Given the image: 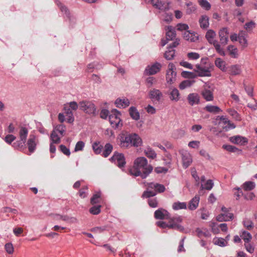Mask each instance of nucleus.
<instances>
[{
  "instance_id": "nucleus-1",
  "label": "nucleus",
  "mask_w": 257,
  "mask_h": 257,
  "mask_svg": "<svg viewBox=\"0 0 257 257\" xmlns=\"http://www.w3.org/2000/svg\"><path fill=\"white\" fill-rule=\"evenodd\" d=\"M152 170L153 167L148 164L147 159L144 157H140L135 160L133 167L130 169V173L132 175L136 177L141 176L143 179H145Z\"/></svg>"
},
{
  "instance_id": "nucleus-2",
  "label": "nucleus",
  "mask_w": 257,
  "mask_h": 257,
  "mask_svg": "<svg viewBox=\"0 0 257 257\" xmlns=\"http://www.w3.org/2000/svg\"><path fill=\"white\" fill-rule=\"evenodd\" d=\"M119 147L123 149L138 147L142 145V140L136 133H121L117 138Z\"/></svg>"
},
{
  "instance_id": "nucleus-3",
  "label": "nucleus",
  "mask_w": 257,
  "mask_h": 257,
  "mask_svg": "<svg viewBox=\"0 0 257 257\" xmlns=\"http://www.w3.org/2000/svg\"><path fill=\"white\" fill-rule=\"evenodd\" d=\"M213 66L208 61V58H203L201 59L200 63L195 65L194 72L199 77H210L211 70Z\"/></svg>"
},
{
  "instance_id": "nucleus-4",
  "label": "nucleus",
  "mask_w": 257,
  "mask_h": 257,
  "mask_svg": "<svg viewBox=\"0 0 257 257\" xmlns=\"http://www.w3.org/2000/svg\"><path fill=\"white\" fill-rule=\"evenodd\" d=\"M165 190V187L163 185L158 183H147V189L143 195V198H150L155 196L157 193H162Z\"/></svg>"
},
{
  "instance_id": "nucleus-5",
  "label": "nucleus",
  "mask_w": 257,
  "mask_h": 257,
  "mask_svg": "<svg viewBox=\"0 0 257 257\" xmlns=\"http://www.w3.org/2000/svg\"><path fill=\"white\" fill-rule=\"evenodd\" d=\"M121 116V113L116 109L111 110L109 115V120L112 127L117 128L122 125Z\"/></svg>"
},
{
  "instance_id": "nucleus-6",
  "label": "nucleus",
  "mask_w": 257,
  "mask_h": 257,
  "mask_svg": "<svg viewBox=\"0 0 257 257\" xmlns=\"http://www.w3.org/2000/svg\"><path fill=\"white\" fill-rule=\"evenodd\" d=\"M28 135V130L25 127H21L19 131L20 140L16 141L13 144V146L15 149H22L24 146L27 136Z\"/></svg>"
},
{
  "instance_id": "nucleus-7",
  "label": "nucleus",
  "mask_w": 257,
  "mask_h": 257,
  "mask_svg": "<svg viewBox=\"0 0 257 257\" xmlns=\"http://www.w3.org/2000/svg\"><path fill=\"white\" fill-rule=\"evenodd\" d=\"M183 220L182 217L181 216H176L170 218L169 222V228L179 230L182 232L186 233L184 227L180 224Z\"/></svg>"
},
{
  "instance_id": "nucleus-8",
  "label": "nucleus",
  "mask_w": 257,
  "mask_h": 257,
  "mask_svg": "<svg viewBox=\"0 0 257 257\" xmlns=\"http://www.w3.org/2000/svg\"><path fill=\"white\" fill-rule=\"evenodd\" d=\"M79 106L81 110L88 114H93L96 111L94 103L90 101H82L79 103Z\"/></svg>"
},
{
  "instance_id": "nucleus-9",
  "label": "nucleus",
  "mask_w": 257,
  "mask_h": 257,
  "mask_svg": "<svg viewBox=\"0 0 257 257\" xmlns=\"http://www.w3.org/2000/svg\"><path fill=\"white\" fill-rule=\"evenodd\" d=\"M175 65L170 63L168 65V68L166 72V81L169 84H172L176 81V72Z\"/></svg>"
},
{
  "instance_id": "nucleus-10",
  "label": "nucleus",
  "mask_w": 257,
  "mask_h": 257,
  "mask_svg": "<svg viewBox=\"0 0 257 257\" xmlns=\"http://www.w3.org/2000/svg\"><path fill=\"white\" fill-rule=\"evenodd\" d=\"M149 98L153 102H160L163 99V93L158 89L153 88L149 90L148 93Z\"/></svg>"
},
{
  "instance_id": "nucleus-11",
  "label": "nucleus",
  "mask_w": 257,
  "mask_h": 257,
  "mask_svg": "<svg viewBox=\"0 0 257 257\" xmlns=\"http://www.w3.org/2000/svg\"><path fill=\"white\" fill-rule=\"evenodd\" d=\"M110 160L119 168L123 167L125 164V158L122 153L115 152Z\"/></svg>"
},
{
  "instance_id": "nucleus-12",
  "label": "nucleus",
  "mask_w": 257,
  "mask_h": 257,
  "mask_svg": "<svg viewBox=\"0 0 257 257\" xmlns=\"http://www.w3.org/2000/svg\"><path fill=\"white\" fill-rule=\"evenodd\" d=\"M161 67L162 65L160 63L156 62L152 65H148L145 69L144 74L147 75H154L159 72Z\"/></svg>"
},
{
  "instance_id": "nucleus-13",
  "label": "nucleus",
  "mask_w": 257,
  "mask_h": 257,
  "mask_svg": "<svg viewBox=\"0 0 257 257\" xmlns=\"http://www.w3.org/2000/svg\"><path fill=\"white\" fill-rule=\"evenodd\" d=\"M39 143V140L35 135L31 134L27 141V146L30 152L33 153L36 149V146Z\"/></svg>"
},
{
  "instance_id": "nucleus-14",
  "label": "nucleus",
  "mask_w": 257,
  "mask_h": 257,
  "mask_svg": "<svg viewBox=\"0 0 257 257\" xmlns=\"http://www.w3.org/2000/svg\"><path fill=\"white\" fill-rule=\"evenodd\" d=\"M202 95L206 101H209L213 100V88L210 85L205 83L204 86V89L202 92Z\"/></svg>"
},
{
  "instance_id": "nucleus-15",
  "label": "nucleus",
  "mask_w": 257,
  "mask_h": 257,
  "mask_svg": "<svg viewBox=\"0 0 257 257\" xmlns=\"http://www.w3.org/2000/svg\"><path fill=\"white\" fill-rule=\"evenodd\" d=\"M151 3L154 7L161 11H166L169 9V3L160 0H151Z\"/></svg>"
},
{
  "instance_id": "nucleus-16",
  "label": "nucleus",
  "mask_w": 257,
  "mask_h": 257,
  "mask_svg": "<svg viewBox=\"0 0 257 257\" xmlns=\"http://www.w3.org/2000/svg\"><path fill=\"white\" fill-rule=\"evenodd\" d=\"M183 162V166L185 168H188L192 162L191 154L187 151H182L181 152Z\"/></svg>"
},
{
  "instance_id": "nucleus-17",
  "label": "nucleus",
  "mask_w": 257,
  "mask_h": 257,
  "mask_svg": "<svg viewBox=\"0 0 257 257\" xmlns=\"http://www.w3.org/2000/svg\"><path fill=\"white\" fill-rule=\"evenodd\" d=\"M114 104L117 108H124L130 105V101L125 97H118L115 100Z\"/></svg>"
},
{
  "instance_id": "nucleus-18",
  "label": "nucleus",
  "mask_w": 257,
  "mask_h": 257,
  "mask_svg": "<svg viewBox=\"0 0 257 257\" xmlns=\"http://www.w3.org/2000/svg\"><path fill=\"white\" fill-rule=\"evenodd\" d=\"M229 140L232 143L240 146L245 145L248 143V139L246 138L239 135L231 137Z\"/></svg>"
},
{
  "instance_id": "nucleus-19",
  "label": "nucleus",
  "mask_w": 257,
  "mask_h": 257,
  "mask_svg": "<svg viewBox=\"0 0 257 257\" xmlns=\"http://www.w3.org/2000/svg\"><path fill=\"white\" fill-rule=\"evenodd\" d=\"M228 31L226 28H223L219 32L220 42L221 44L225 45L227 44L228 39Z\"/></svg>"
},
{
  "instance_id": "nucleus-20",
  "label": "nucleus",
  "mask_w": 257,
  "mask_h": 257,
  "mask_svg": "<svg viewBox=\"0 0 257 257\" xmlns=\"http://www.w3.org/2000/svg\"><path fill=\"white\" fill-rule=\"evenodd\" d=\"M154 216L157 219H168L169 217V213L167 210L159 208L155 212Z\"/></svg>"
},
{
  "instance_id": "nucleus-21",
  "label": "nucleus",
  "mask_w": 257,
  "mask_h": 257,
  "mask_svg": "<svg viewBox=\"0 0 257 257\" xmlns=\"http://www.w3.org/2000/svg\"><path fill=\"white\" fill-rule=\"evenodd\" d=\"M188 103L191 106L198 104L200 102V97L196 93H190L187 96Z\"/></svg>"
},
{
  "instance_id": "nucleus-22",
  "label": "nucleus",
  "mask_w": 257,
  "mask_h": 257,
  "mask_svg": "<svg viewBox=\"0 0 257 257\" xmlns=\"http://www.w3.org/2000/svg\"><path fill=\"white\" fill-rule=\"evenodd\" d=\"M241 66L239 65H233L228 68V73L233 76L238 75L241 73Z\"/></svg>"
},
{
  "instance_id": "nucleus-23",
  "label": "nucleus",
  "mask_w": 257,
  "mask_h": 257,
  "mask_svg": "<svg viewBox=\"0 0 257 257\" xmlns=\"http://www.w3.org/2000/svg\"><path fill=\"white\" fill-rule=\"evenodd\" d=\"M233 218V214L230 212H225L218 215L216 219L219 221H228Z\"/></svg>"
},
{
  "instance_id": "nucleus-24",
  "label": "nucleus",
  "mask_w": 257,
  "mask_h": 257,
  "mask_svg": "<svg viewBox=\"0 0 257 257\" xmlns=\"http://www.w3.org/2000/svg\"><path fill=\"white\" fill-rule=\"evenodd\" d=\"M200 201V197L195 196L189 202L188 208L190 210H195L198 206Z\"/></svg>"
},
{
  "instance_id": "nucleus-25",
  "label": "nucleus",
  "mask_w": 257,
  "mask_h": 257,
  "mask_svg": "<svg viewBox=\"0 0 257 257\" xmlns=\"http://www.w3.org/2000/svg\"><path fill=\"white\" fill-rule=\"evenodd\" d=\"M183 37L185 40L193 42L196 41L198 38L196 34L194 32H191L188 30L184 33Z\"/></svg>"
},
{
  "instance_id": "nucleus-26",
  "label": "nucleus",
  "mask_w": 257,
  "mask_h": 257,
  "mask_svg": "<svg viewBox=\"0 0 257 257\" xmlns=\"http://www.w3.org/2000/svg\"><path fill=\"white\" fill-rule=\"evenodd\" d=\"M166 30V39L167 40H173L176 37V30L172 26H168Z\"/></svg>"
},
{
  "instance_id": "nucleus-27",
  "label": "nucleus",
  "mask_w": 257,
  "mask_h": 257,
  "mask_svg": "<svg viewBox=\"0 0 257 257\" xmlns=\"http://www.w3.org/2000/svg\"><path fill=\"white\" fill-rule=\"evenodd\" d=\"M196 232L197 233V235L200 238H201L203 236L205 237H209L211 236L210 231L206 228H197L196 229Z\"/></svg>"
},
{
  "instance_id": "nucleus-28",
  "label": "nucleus",
  "mask_w": 257,
  "mask_h": 257,
  "mask_svg": "<svg viewBox=\"0 0 257 257\" xmlns=\"http://www.w3.org/2000/svg\"><path fill=\"white\" fill-rule=\"evenodd\" d=\"M180 98V94L179 90L176 88H173L170 92V99L172 101L177 102Z\"/></svg>"
},
{
  "instance_id": "nucleus-29",
  "label": "nucleus",
  "mask_w": 257,
  "mask_h": 257,
  "mask_svg": "<svg viewBox=\"0 0 257 257\" xmlns=\"http://www.w3.org/2000/svg\"><path fill=\"white\" fill-rule=\"evenodd\" d=\"M216 36L215 32L212 30H209L206 34L205 37L207 40L208 42L211 44H214L217 41L214 39Z\"/></svg>"
},
{
  "instance_id": "nucleus-30",
  "label": "nucleus",
  "mask_w": 257,
  "mask_h": 257,
  "mask_svg": "<svg viewBox=\"0 0 257 257\" xmlns=\"http://www.w3.org/2000/svg\"><path fill=\"white\" fill-rule=\"evenodd\" d=\"M199 23L202 29H207L209 25L208 17L206 15L202 16L199 19Z\"/></svg>"
},
{
  "instance_id": "nucleus-31",
  "label": "nucleus",
  "mask_w": 257,
  "mask_h": 257,
  "mask_svg": "<svg viewBox=\"0 0 257 257\" xmlns=\"http://www.w3.org/2000/svg\"><path fill=\"white\" fill-rule=\"evenodd\" d=\"M129 113L131 117L134 120H138L140 118V112L135 106H131L129 108Z\"/></svg>"
},
{
  "instance_id": "nucleus-32",
  "label": "nucleus",
  "mask_w": 257,
  "mask_h": 257,
  "mask_svg": "<svg viewBox=\"0 0 257 257\" xmlns=\"http://www.w3.org/2000/svg\"><path fill=\"white\" fill-rule=\"evenodd\" d=\"M239 234L240 237L243 240L245 243L249 242L252 238V236L250 233L245 230H241Z\"/></svg>"
},
{
  "instance_id": "nucleus-33",
  "label": "nucleus",
  "mask_w": 257,
  "mask_h": 257,
  "mask_svg": "<svg viewBox=\"0 0 257 257\" xmlns=\"http://www.w3.org/2000/svg\"><path fill=\"white\" fill-rule=\"evenodd\" d=\"M144 153L149 158L154 159L157 157V154L155 153V151L149 146L145 148Z\"/></svg>"
},
{
  "instance_id": "nucleus-34",
  "label": "nucleus",
  "mask_w": 257,
  "mask_h": 257,
  "mask_svg": "<svg viewBox=\"0 0 257 257\" xmlns=\"http://www.w3.org/2000/svg\"><path fill=\"white\" fill-rule=\"evenodd\" d=\"M172 208L174 210L187 209V204L184 202H175L172 205Z\"/></svg>"
},
{
  "instance_id": "nucleus-35",
  "label": "nucleus",
  "mask_w": 257,
  "mask_h": 257,
  "mask_svg": "<svg viewBox=\"0 0 257 257\" xmlns=\"http://www.w3.org/2000/svg\"><path fill=\"white\" fill-rule=\"evenodd\" d=\"M226 111L232 116V118L236 121L241 120L240 115L235 110L232 108H228Z\"/></svg>"
},
{
  "instance_id": "nucleus-36",
  "label": "nucleus",
  "mask_w": 257,
  "mask_h": 257,
  "mask_svg": "<svg viewBox=\"0 0 257 257\" xmlns=\"http://www.w3.org/2000/svg\"><path fill=\"white\" fill-rule=\"evenodd\" d=\"M195 83L194 80L187 79L183 81L179 85V88L181 90H183L187 87L191 86Z\"/></svg>"
},
{
  "instance_id": "nucleus-37",
  "label": "nucleus",
  "mask_w": 257,
  "mask_h": 257,
  "mask_svg": "<svg viewBox=\"0 0 257 257\" xmlns=\"http://www.w3.org/2000/svg\"><path fill=\"white\" fill-rule=\"evenodd\" d=\"M227 50L232 58H236L238 57V50L234 46L229 45L227 47Z\"/></svg>"
},
{
  "instance_id": "nucleus-38",
  "label": "nucleus",
  "mask_w": 257,
  "mask_h": 257,
  "mask_svg": "<svg viewBox=\"0 0 257 257\" xmlns=\"http://www.w3.org/2000/svg\"><path fill=\"white\" fill-rule=\"evenodd\" d=\"M205 109L208 112L214 113H217L222 111L218 106L212 105H206Z\"/></svg>"
},
{
  "instance_id": "nucleus-39",
  "label": "nucleus",
  "mask_w": 257,
  "mask_h": 257,
  "mask_svg": "<svg viewBox=\"0 0 257 257\" xmlns=\"http://www.w3.org/2000/svg\"><path fill=\"white\" fill-rule=\"evenodd\" d=\"M112 149V145L109 143H107L104 146V149L102 153V156L105 158L107 157L111 153Z\"/></svg>"
},
{
  "instance_id": "nucleus-40",
  "label": "nucleus",
  "mask_w": 257,
  "mask_h": 257,
  "mask_svg": "<svg viewBox=\"0 0 257 257\" xmlns=\"http://www.w3.org/2000/svg\"><path fill=\"white\" fill-rule=\"evenodd\" d=\"M65 131L66 127L65 125L63 124H59L54 128L53 132H55L58 134L61 137H63Z\"/></svg>"
},
{
  "instance_id": "nucleus-41",
  "label": "nucleus",
  "mask_w": 257,
  "mask_h": 257,
  "mask_svg": "<svg viewBox=\"0 0 257 257\" xmlns=\"http://www.w3.org/2000/svg\"><path fill=\"white\" fill-rule=\"evenodd\" d=\"M215 64L216 67L219 68L222 71H226L225 62L221 58H216L215 61Z\"/></svg>"
},
{
  "instance_id": "nucleus-42",
  "label": "nucleus",
  "mask_w": 257,
  "mask_h": 257,
  "mask_svg": "<svg viewBox=\"0 0 257 257\" xmlns=\"http://www.w3.org/2000/svg\"><path fill=\"white\" fill-rule=\"evenodd\" d=\"M61 136L55 132H52L50 135V141L52 143L59 144L60 142Z\"/></svg>"
},
{
  "instance_id": "nucleus-43",
  "label": "nucleus",
  "mask_w": 257,
  "mask_h": 257,
  "mask_svg": "<svg viewBox=\"0 0 257 257\" xmlns=\"http://www.w3.org/2000/svg\"><path fill=\"white\" fill-rule=\"evenodd\" d=\"M255 183L252 181H246L242 185V188L245 191H251L255 188Z\"/></svg>"
},
{
  "instance_id": "nucleus-44",
  "label": "nucleus",
  "mask_w": 257,
  "mask_h": 257,
  "mask_svg": "<svg viewBox=\"0 0 257 257\" xmlns=\"http://www.w3.org/2000/svg\"><path fill=\"white\" fill-rule=\"evenodd\" d=\"M57 5L60 8L61 11L63 13H64L66 16L70 19V13L67 7L64 6L60 2L57 1L56 2Z\"/></svg>"
},
{
  "instance_id": "nucleus-45",
  "label": "nucleus",
  "mask_w": 257,
  "mask_h": 257,
  "mask_svg": "<svg viewBox=\"0 0 257 257\" xmlns=\"http://www.w3.org/2000/svg\"><path fill=\"white\" fill-rule=\"evenodd\" d=\"M213 243L215 245H217L221 247H224L226 245V241L225 239H224V238L222 237H216L213 240Z\"/></svg>"
},
{
  "instance_id": "nucleus-46",
  "label": "nucleus",
  "mask_w": 257,
  "mask_h": 257,
  "mask_svg": "<svg viewBox=\"0 0 257 257\" xmlns=\"http://www.w3.org/2000/svg\"><path fill=\"white\" fill-rule=\"evenodd\" d=\"M103 147L100 145L99 142H95L92 144V149L96 154H100L102 150Z\"/></svg>"
},
{
  "instance_id": "nucleus-47",
  "label": "nucleus",
  "mask_w": 257,
  "mask_h": 257,
  "mask_svg": "<svg viewBox=\"0 0 257 257\" xmlns=\"http://www.w3.org/2000/svg\"><path fill=\"white\" fill-rule=\"evenodd\" d=\"M175 53V52L174 49L168 48V50L164 54V57L168 60H171L174 58Z\"/></svg>"
},
{
  "instance_id": "nucleus-48",
  "label": "nucleus",
  "mask_w": 257,
  "mask_h": 257,
  "mask_svg": "<svg viewBox=\"0 0 257 257\" xmlns=\"http://www.w3.org/2000/svg\"><path fill=\"white\" fill-rule=\"evenodd\" d=\"M101 193L100 192H97L95 193L91 198L90 202L93 205L94 204L98 203L100 201Z\"/></svg>"
},
{
  "instance_id": "nucleus-49",
  "label": "nucleus",
  "mask_w": 257,
  "mask_h": 257,
  "mask_svg": "<svg viewBox=\"0 0 257 257\" xmlns=\"http://www.w3.org/2000/svg\"><path fill=\"white\" fill-rule=\"evenodd\" d=\"M214 183L211 180H208L204 184H201V187L202 189L210 190L213 187Z\"/></svg>"
},
{
  "instance_id": "nucleus-50",
  "label": "nucleus",
  "mask_w": 257,
  "mask_h": 257,
  "mask_svg": "<svg viewBox=\"0 0 257 257\" xmlns=\"http://www.w3.org/2000/svg\"><path fill=\"white\" fill-rule=\"evenodd\" d=\"M181 75L184 78H194L197 77V74L195 72H192L189 71H184L182 72Z\"/></svg>"
},
{
  "instance_id": "nucleus-51",
  "label": "nucleus",
  "mask_w": 257,
  "mask_h": 257,
  "mask_svg": "<svg viewBox=\"0 0 257 257\" xmlns=\"http://www.w3.org/2000/svg\"><path fill=\"white\" fill-rule=\"evenodd\" d=\"M242 223L244 227H245L247 230H251L253 227V223L249 219H244L243 220Z\"/></svg>"
},
{
  "instance_id": "nucleus-52",
  "label": "nucleus",
  "mask_w": 257,
  "mask_h": 257,
  "mask_svg": "<svg viewBox=\"0 0 257 257\" xmlns=\"http://www.w3.org/2000/svg\"><path fill=\"white\" fill-rule=\"evenodd\" d=\"M157 82L156 79L154 77H149L146 80V84L147 87H151Z\"/></svg>"
},
{
  "instance_id": "nucleus-53",
  "label": "nucleus",
  "mask_w": 257,
  "mask_h": 257,
  "mask_svg": "<svg viewBox=\"0 0 257 257\" xmlns=\"http://www.w3.org/2000/svg\"><path fill=\"white\" fill-rule=\"evenodd\" d=\"M198 3L201 7L206 10H209L211 8L210 4L207 0H198Z\"/></svg>"
},
{
  "instance_id": "nucleus-54",
  "label": "nucleus",
  "mask_w": 257,
  "mask_h": 257,
  "mask_svg": "<svg viewBox=\"0 0 257 257\" xmlns=\"http://www.w3.org/2000/svg\"><path fill=\"white\" fill-rule=\"evenodd\" d=\"M214 47H215L216 51L220 55H222V56H225V53L223 50V48H222L220 45V44H219V43L218 42V41H217L216 42H215L214 44H213Z\"/></svg>"
},
{
  "instance_id": "nucleus-55",
  "label": "nucleus",
  "mask_w": 257,
  "mask_h": 257,
  "mask_svg": "<svg viewBox=\"0 0 257 257\" xmlns=\"http://www.w3.org/2000/svg\"><path fill=\"white\" fill-rule=\"evenodd\" d=\"M187 56L190 60H196L200 58L199 54L196 52H189L187 53Z\"/></svg>"
},
{
  "instance_id": "nucleus-56",
  "label": "nucleus",
  "mask_w": 257,
  "mask_h": 257,
  "mask_svg": "<svg viewBox=\"0 0 257 257\" xmlns=\"http://www.w3.org/2000/svg\"><path fill=\"white\" fill-rule=\"evenodd\" d=\"M238 41L239 43L243 47H246L247 45V41L246 39L242 34H239L238 35Z\"/></svg>"
},
{
  "instance_id": "nucleus-57",
  "label": "nucleus",
  "mask_w": 257,
  "mask_h": 257,
  "mask_svg": "<svg viewBox=\"0 0 257 257\" xmlns=\"http://www.w3.org/2000/svg\"><path fill=\"white\" fill-rule=\"evenodd\" d=\"M100 207L101 205L93 206L90 209L89 212L92 214L97 215L100 212Z\"/></svg>"
},
{
  "instance_id": "nucleus-58",
  "label": "nucleus",
  "mask_w": 257,
  "mask_h": 257,
  "mask_svg": "<svg viewBox=\"0 0 257 257\" xmlns=\"http://www.w3.org/2000/svg\"><path fill=\"white\" fill-rule=\"evenodd\" d=\"M222 148L230 152H235L237 151L238 149L235 147L229 145H224L222 146Z\"/></svg>"
},
{
  "instance_id": "nucleus-59",
  "label": "nucleus",
  "mask_w": 257,
  "mask_h": 257,
  "mask_svg": "<svg viewBox=\"0 0 257 257\" xmlns=\"http://www.w3.org/2000/svg\"><path fill=\"white\" fill-rule=\"evenodd\" d=\"M84 146H85V144L83 141H80L78 142L75 145L74 151L78 152V151H82L83 149Z\"/></svg>"
},
{
  "instance_id": "nucleus-60",
  "label": "nucleus",
  "mask_w": 257,
  "mask_h": 257,
  "mask_svg": "<svg viewBox=\"0 0 257 257\" xmlns=\"http://www.w3.org/2000/svg\"><path fill=\"white\" fill-rule=\"evenodd\" d=\"M148 204L149 206L153 208H156L158 206V201L156 198H149L148 199Z\"/></svg>"
},
{
  "instance_id": "nucleus-61",
  "label": "nucleus",
  "mask_w": 257,
  "mask_h": 257,
  "mask_svg": "<svg viewBox=\"0 0 257 257\" xmlns=\"http://www.w3.org/2000/svg\"><path fill=\"white\" fill-rule=\"evenodd\" d=\"M185 135V132L184 130H177L174 133V138L175 139H179L180 138L183 137Z\"/></svg>"
},
{
  "instance_id": "nucleus-62",
  "label": "nucleus",
  "mask_w": 257,
  "mask_h": 257,
  "mask_svg": "<svg viewBox=\"0 0 257 257\" xmlns=\"http://www.w3.org/2000/svg\"><path fill=\"white\" fill-rule=\"evenodd\" d=\"M5 249L9 254H12L14 252V247L11 243H8L5 244Z\"/></svg>"
},
{
  "instance_id": "nucleus-63",
  "label": "nucleus",
  "mask_w": 257,
  "mask_h": 257,
  "mask_svg": "<svg viewBox=\"0 0 257 257\" xmlns=\"http://www.w3.org/2000/svg\"><path fill=\"white\" fill-rule=\"evenodd\" d=\"M60 151L65 155L66 156H70V151L69 149H68L66 146L64 145H61L60 146Z\"/></svg>"
},
{
  "instance_id": "nucleus-64",
  "label": "nucleus",
  "mask_w": 257,
  "mask_h": 257,
  "mask_svg": "<svg viewBox=\"0 0 257 257\" xmlns=\"http://www.w3.org/2000/svg\"><path fill=\"white\" fill-rule=\"evenodd\" d=\"M177 29L178 30L182 31L183 30L188 31L189 26L185 24L180 23L177 25Z\"/></svg>"
}]
</instances>
